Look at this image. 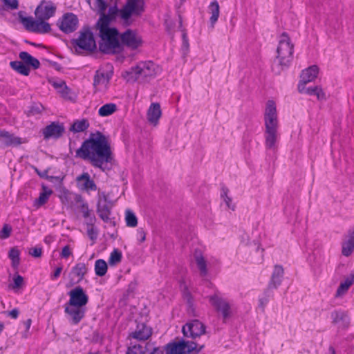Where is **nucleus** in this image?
<instances>
[{
  "label": "nucleus",
  "mask_w": 354,
  "mask_h": 354,
  "mask_svg": "<svg viewBox=\"0 0 354 354\" xmlns=\"http://www.w3.org/2000/svg\"><path fill=\"white\" fill-rule=\"evenodd\" d=\"M76 156L88 160L95 167L104 170V164L111 162L113 153L108 138L101 132L91 133L81 147L76 151Z\"/></svg>",
  "instance_id": "nucleus-1"
},
{
  "label": "nucleus",
  "mask_w": 354,
  "mask_h": 354,
  "mask_svg": "<svg viewBox=\"0 0 354 354\" xmlns=\"http://www.w3.org/2000/svg\"><path fill=\"white\" fill-rule=\"evenodd\" d=\"M56 7L52 2L42 1L35 9V15L37 19L32 17H23L21 12H19L20 21L25 28L32 32L44 34L51 30L50 25L46 21L53 17Z\"/></svg>",
  "instance_id": "nucleus-2"
},
{
  "label": "nucleus",
  "mask_w": 354,
  "mask_h": 354,
  "mask_svg": "<svg viewBox=\"0 0 354 354\" xmlns=\"http://www.w3.org/2000/svg\"><path fill=\"white\" fill-rule=\"evenodd\" d=\"M109 17L103 15L98 19L96 27L99 30L101 41L99 44L100 50L106 54L121 53L120 34L115 28H110Z\"/></svg>",
  "instance_id": "nucleus-3"
},
{
  "label": "nucleus",
  "mask_w": 354,
  "mask_h": 354,
  "mask_svg": "<svg viewBox=\"0 0 354 354\" xmlns=\"http://www.w3.org/2000/svg\"><path fill=\"white\" fill-rule=\"evenodd\" d=\"M265 145L270 149H276L279 121L275 102L268 100L264 112Z\"/></svg>",
  "instance_id": "nucleus-4"
},
{
  "label": "nucleus",
  "mask_w": 354,
  "mask_h": 354,
  "mask_svg": "<svg viewBox=\"0 0 354 354\" xmlns=\"http://www.w3.org/2000/svg\"><path fill=\"white\" fill-rule=\"evenodd\" d=\"M144 0H128L124 6L119 11L115 3L113 6L109 8L108 15L105 14V16L109 17L111 22L119 12L124 24L129 26L132 23L131 16H140L144 11Z\"/></svg>",
  "instance_id": "nucleus-5"
},
{
  "label": "nucleus",
  "mask_w": 354,
  "mask_h": 354,
  "mask_svg": "<svg viewBox=\"0 0 354 354\" xmlns=\"http://www.w3.org/2000/svg\"><path fill=\"white\" fill-rule=\"evenodd\" d=\"M160 68L152 62H140L136 66L132 67L129 71H126L123 77L127 81H136L140 79L147 80L148 77H153L158 73Z\"/></svg>",
  "instance_id": "nucleus-6"
},
{
  "label": "nucleus",
  "mask_w": 354,
  "mask_h": 354,
  "mask_svg": "<svg viewBox=\"0 0 354 354\" xmlns=\"http://www.w3.org/2000/svg\"><path fill=\"white\" fill-rule=\"evenodd\" d=\"M294 45L291 43L290 39L286 32H283L279 40V45L277 49V59L281 69L287 68L292 60Z\"/></svg>",
  "instance_id": "nucleus-7"
},
{
  "label": "nucleus",
  "mask_w": 354,
  "mask_h": 354,
  "mask_svg": "<svg viewBox=\"0 0 354 354\" xmlns=\"http://www.w3.org/2000/svg\"><path fill=\"white\" fill-rule=\"evenodd\" d=\"M72 43L77 53H80L81 50L91 52L96 48L94 36L89 28H83L80 32L79 37L74 39Z\"/></svg>",
  "instance_id": "nucleus-8"
},
{
  "label": "nucleus",
  "mask_w": 354,
  "mask_h": 354,
  "mask_svg": "<svg viewBox=\"0 0 354 354\" xmlns=\"http://www.w3.org/2000/svg\"><path fill=\"white\" fill-rule=\"evenodd\" d=\"M120 42L121 45V52L124 46L131 50H136L142 45V39L135 30L127 29L120 35Z\"/></svg>",
  "instance_id": "nucleus-9"
},
{
  "label": "nucleus",
  "mask_w": 354,
  "mask_h": 354,
  "mask_svg": "<svg viewBox=\"0 0 354 354\" xmlns=\"http://www.w3.org/2000/svg\"><path fill=\"white\" fill-rule=\"evenodd\" d=\"M196 348L194 342L181 340L178 342L169 343L165 347V353L160 351V354H189Z\"/></svg>",
  "instance_id": "nucleus-10"
},
{
  "label": "nucleus",
  "mask_w": 354,
  "mask_h": 354,
  "mask_svg": "<svg viewBox=\"0 0 354 354\" xmlns=\"http://www.w3.org/2000/svg\"><path fill=\"white\" fill-rule=\"evenodd\" d=\"M69 300L66 304L77 307L85 308L88 302V297L81 286H77L68 293Z\"/></svg>",
  "instance_id": "nucleus-11"
},
{
  "label": "nucleus",
  "mask_w": 354,
  "mask_h": 354,
  "mask_svg": "<svg viewBox=\"0 0 354 354\" xmlns=\"http://www.w3.org/2000/svg\"><path fill=\"white\" fill-rule=\"evenodd\" d=\"M182 332L185 337L195 339L205 333V326L203 323L196 319L183 326Z\"/></svg>",
  "instance_id": "nucleus-12"
},
{
  "label": "nucleus",
  "mask_w": 354,
  "mask_h": 354,
  "mask_svg": "<svg viewBox=\"0 0 354 354\" xmlns=\"http://www.w3.org/2000/svg\"><path fill=\"white\" fill-rule=\"evenodd\" d=\"M64 312L73 325L78 324L85 315L86 308L68 305H64Z\"/></svg>",
  "instance_id": "nucleus-13"
},
{
  "label": "nucleus",
  "mask_w": 354,
  "mask_h": 354,
  "mask_svg": "<svg viewBox=\"0 0 354 354\" xmlns=\"http://www.w3.org/2000/svg\"><path fill=\"white\" fill-rule=\"evenodd\" d=\"M211 304L218 312H221L225 319L230 315V306L226 300L221 297L217 293L209 297Z\"/></svg>",
  "instance_id": "nucleus-14"
},
{
  "label": "nucleus",
  "mask_w": 354,
  "mask_h": 354,
  "mask_svg": "<svg viewBox=\"0 0 354 354\" xmlns=\"http://www.w3.org/2000/svg\"><path fill=\"white\" fill-rule=\"evenodd\" d=\"M78 19L76 15L73 13H67L64 15L61 21L58 22L60 30L66 33L75 31L77 28Z\"/></svg>",
  "instance_id": "nucleus-15"
},
{
  "label": "nucleus",
  "mask_w": 354,
  "mask_h": 354,
  "mask_svg": "<svg viewBox=\"0 0 354 354\" xmlns=\"http://www.w3.org/2000/svg\"><path fill=\"white\" fill-rule=\"evenodd\" d=\"M318 72L319 68L316 65H313L302 71L301 80L298 84V91L299 93H303L304 91V86L307 83L313 81L317 77Z\"/></svg>",
  "instance_id": "nucleus-16"
},
{
  "label": "nucleus",
  "mask_w": 354,
  "mask_h": 354,
  "mask_svg": "<svg viewBox=\"0 0 354 354\" xmlns=\"http://www.w3.org/2000/svg\"><path fill=\"white\" fill-rule=\"evenodd\" d=\"M152 344L147 342L145 346L141 344H132L127 348L126 354H160V350L159 347L153 346L151 349Z\"/></svg>",
  "instance_id": "nucleus-17"
},
{
  "label": "nucleus",
  "mask_w": 354,
  "mask_h": 354,
  "mask_svg": "<svg viewBox=\"0 0 354 354\" xmlns=\"http://www.w3.org/2000/svg\"><path fill=\"white\" fill-rule=\"evenodd\" d=\"M25 142V139L16 136L7 131L0 129V143L3 147H17Z\"/></svg>",
  "instance_id": "nucleus-18"
},
{
  "label": "nucleus",
  "mask_w": 354,
  "mask_h": 354,
  "mask_svg": "<svg viewBox=\"0 0 354 354\" xmlns=\"http://www.w3.org/2000/svg\"><path fill=\"white\" fill-rule=\"evenodd\" d=\"M64 130L63 124L53 122L43 129V135L46 140L50 138H59L62 136Z\"/></svg>",
  "instance_id": "nucleus-19"
},
{
  "label": "nucleus",
  "mask_w": 354,
  "mask_h": 354,
  "mask_svg": "<svg viewBox=\"0 0 354 354\" xmlns=\"http://www.w3.org/2000/svg\"><path fill=\"white\" fill-rule=\"evenodd\" d=\"M76 182L77 187L83 191L88 192L90 191L97 190L96 184L94 180L91 178L89 174L87 172H84L77 176Z\"/></svg>",
  "instance_id": "nucleus-20"
},
{
  "label": "nucleus",
  "mask_w": 354,
  "mask_h": 354,
  "mask_svg": "<svg viewBox=\"0 0 354 354\" xmlns=\"http://www.w3.org/2000/svg\"><path fill=\"white\" fill-rule=\"evenodd\" d=\"M283 273V268L281 266L276 265L274 266L268 288L266 290V294L272 289H277L281 285Z\"/></svg>",
  "instance_id": "nucleus-21"
},
{
  "label": "nucleus",
  "mask_w": 354,
  "mask_h": 354,
  "mask_svg": "<svg viewBox=\"0 0 354 354\" xmlns=\"http://www.w3.org/2000/svg\"><path fill=\"white\" fill-rule=\"evenodd\" d=\"M87 272V267L84 263H78L73 268L70 272L71 281L73 283L81 281L84 275Z\"/></svg>",
  "instance_id": "nucleus-22"
},
{
  "label": "nucleus",
  "mask_w": 354,
  "mask_h": 354,
  "mask_svg": "<svg viewBox=\"0 0 354 354\" xmlns=\"http://www.w3.org/2000/svg\"><path fill=\"white\" fill-rule=\"evenodd\" d=\"M162 115L159 103H152L147 111V120L153 126H156Z\"/></svg>",
  "instance_id": "nucleus-23"
},
{
  "label": "nucleus",
  "mask_w": 354,
  "mask_h": 354,
  "mask_svg": "<svg viewBox=\"0 0 354 354\" xmlns=\"http://www.w3.org/2000/svg\"><path fill=\"white\" fill-rule=\"evenodd\" d=\"M151 334L152 333L151 329L142 324L140 326L138 325L137 330L131 333L129 337L140 341H145L151 337Z\"/></svg>",
  "instance_id": "nucleus-24"
},
{
  "label": "nucleus",
  "mask_w": 354,
  "mask_h": 354,
  "mask_svg": "<svg viewBox=\"0 0 354 354\" xmlns=\"http://www.w3.org/2000/svg\"><path fill=\"white\" fill-rule=\"evenodd\" d=\"M111 205L107 202L106 199L104 201H99L97 205V213L102 220L107 223L110 221V215L111 213Z\"/></svg>",
  "instance_id": "nucleus-25"
},
{
  "label": "nucleus",
  "mask_w": 354,
  "mask_h": 354,
  "mask_svg": "<svg viewBox=\"0 0 354 354\" xmlns=\"http://www.w3.org/2000/svg\"><path fill=\"white\" fill-rule=\"evenodd\" d=\"M354 283V270L352 271L348 276H347L343 281H342L338 286L335 292V297H341L345 295L348 290L349 288Z\"/></svg>",
  "instance_id": "nucleus-26"
},
{
  "label": "nucleus",
  "mask_w": 354,
  "mask_h": 354,
  "mask_svg": "<svg viewBox=\"0 0 354 354\" xmlns=\"http://www.w3.org/2000/svg\"><path fill=\"white\" fill-rule=\"evenodd\" d=\"M112 74V71L104 73L100 71H97L94 76L93 86L95 88L101 85L106 87L109 82Z\"/></svg>",
  "instance_id": "nucleus-27"
},
{
  "label": "nucleus",
  "mask_w": 354,
  "mask_h": 354,
  "mask_svg": "<svg viewBox=\"0 0 354 354\" xmlns=\"http://www.w3.org/2000/svg\"><path fill=\"white\" fill-rule=\"evenodd\" d=\"M332 322L334 324H342L344 327L348 325L349 319L346 312L343 310H334L331 313Z\"/></svg>",
  "instance_id": "nucleus-28"
},
{
  "label": "nucleus",
  "mask_w": 354,
  "mask_h": 354,
  "mask_svg": "<svg viewBox=\"0 0 354 354\" xmlns=\"http://www.w3.org/2000/svg\"><path fill=\"white\" fill-rule=\"evenodd\" d=\"M19 57L27 66H32L34 69L39 68V61L26 51L19 53Z\"/></svg>",
  "instance_id": "nucleus-29"
},
{
  "label": "nucleus",
  "mask_w": 354,
  "mask_h": 354,
  "mask_svg": "<svg viewBox=\"0 0 354 354\" xmlns=\"http://www.w3.org/2000/svg\"><path fill=\"white\" fill-rule=\"evenodd\" d=\"M354 250V232H349L348 239L342 243V253L345 257L350 256Z\"/></svg>",
  "instance_id": "nucleus-30"
},
{
  "label": "nucleus",
  "mask_w": 354,
  "mask_h": 354,
  "mask_svg": "<svg viewBox=\"0 0 354 354\" xmlns=\"http://www.w3.org/2000/svg\"><path fill=\"white\" fill-rule=\"evenodd\" d=\"M43 192L39 194V196L35 201L34 206L40 207L44 205L48 200L49 196L52 194L53 191L46 186H42Z\"/></svg>",
  "instance_id": "nucleus-31"
},
{
  "label": "nucleus",
  "mask_w": 354,
  "mask_h": 354,
  "mask_svg": "<svg viewBox=\"0 0 354 354\" xmlns=\"http://www.w3.org/2000/svg\"><path fill=\"white\" fill-rule=\"evenodd\" d=\"M209 12L211 14V17L209 18L210 25L212 28H214L215 24L216 23L218 18L219 17V5L217 1H212L209 6Z\"/></svg>",
  "instance_id": "nucleus-32"
},
{
  "label": "nucleus",
  "mask_w": 354,
  "mask_h": 354,
  "mask_svg": "<svg viewBox=\"0 0 354 354\" xmlns=\"http://www.w3.org/2000/svg\"><path fill=\"white\" fill-rule=\"evenodd\" d=\"M194 258L201 274L205 276L207 274V263L200 250H196Z\"/></svg>",
  "instance_id": "nucleus-33"
},
{
  "label": "nucleus",
  "mask_w": 354,
  "mask_h": 354,
  "mask_svg": "<svg viewBox=\"0 0 354 354\" xmlns=\"http://www.w3.org/2000/svg\"><path fill=\"white\" fill-rule=\"evenodd\" d=\"M11 68L19 73L24 75H28L30 68L25 65L22 61H13L10 63Z\"/></svg>",
  "instance_id": "nucleus-34"
},
{
  "label": "nucleus",
  "mask_w": 354,
  "mask_h": 354,
  "mask_svg": "<svg viewBox=\"0 0 354 354\" xmlns=\"http://www.w3.org/2000/svg\"><path fill=\"white\" fill-rule=\"evenodd\" d=\"M89 127V122L86 119L75 120L70 127V131L77 133L86 130Z\"/></svg>",
  "instance_id": "nucleus-35"
},
{
  "label": "nucleus",
  "mask_w": 354,
  "mask_h": 354,
  "mask_svg": "<svg viewBox=\"0 0 354 354\" xmlns=\"http://www.w3.org/2000/svg\"><path fill=\"white\" fill-rule=\"evenodd\" d=\"M117 110V106L113 103H109L103 105L99 109L98 113L102 117L109 116Z\"/></svg>",
  "instance_id": "nucleus-36"
},
{
  "label": "nucleus",
  "mask_w": 354,
  "mask_h": 354,
  "mask_svg": "<svg viewBox=\"0 0 354 354\" xmlns=\"http://www.w3.org/2000/svg\"><path fill=\"white\" fill-rule=\"evenodd\" d=\"M106 262L103 259H97L95 263V272L97 276L103 277L107 272Z\"/></svg>",
  "instance_id": "nucleus-37"
},
{
  "label": "nucleus",
  "mask_w": 354,
  "mask_h": 354,
  "mask_svg": "<svg viewBox=\"0 0 354 354\" xmlns=\"http://www.w3.org/2000/svg\"><path fill=\"white\" fill-rule=\"evenodd\" d=\"M229 189L227 187H222L221 197L225 203L227 207L232 211L235 209V205L232 203V198L228 195Z\"/></svg>",
  "instance_id": "nucleus-38"
},
{
  "label": "nucleus",
  "mask_w": 354,
  "mask_h": 354,
  "mask_svg": "<svg viewBox=\"0 0 354 354\" xmlns=\"http://www.w3.org/2000/svg\"><path fill=\"white\" fill-rule=\"evenodd\" d=\"M125 220L128 227H134L138 224V219L135 214L130 209H127L125 212Z\"/></svg>",
  "instance_id": "nucleus-39"
},
{
  "label": "nucleus",
  "mask_w": 354,
  "mask_h": 354,
  "mask_svg": "<svg viewBox=\"0 0 354 354\" xmlns=\"http://www.w3.org/2000/svg\"><path fill=\"white\" fill-rule=\"evenodd\" d=\"M122 252L118 249H114L110 254L109 263L111 266L119 263L122 260Z\"/></svg>",
  "instance_id": "nucleus-40"
},
{
  "label": "nucleus",
  "mask_w": 354,
  "mask_h": 354,
  "mask_svg": "<svg viewBox=\"0 0 354 354\" xmlns=\"http://www.w3.org/2000/svg\"><path fill=\"white\" fill-rule=\"evenodd\" d=\"M9 257L12 261V266L17 267L19 264V251L15 248H11L9 252Z\"/></svg>",
  "instance_id": "nucleus-41"
},
{
  "label": "nucleus",
  "mask_w": 354,
  "mask_h": 354,
  "mask_svg": "<svg viewBox=\"0 0 354 354\" xmlns=\"http://www.w3.org/2000/svg\"><path fill=\"white\" fill-rule=\"evenodd\" d=\"M12 232V227L8 224H4L1 230L0 231V239H6L10 236Z\"/></svg>",
  "instance_id": "nucleus-42"
},
{
  "label": "nucleus",
  "mask_w": 354,
  "mask_h": 354,
  "mask_svg": "<svg viewBox=\"0 0 354 354\" xmlns=\"http://www.w3.org/2000/svg\"><path fill=\"white\" fill-rule=\"evenodd\" d=\"M95 6L100 14V17L105 15V11L107 7L106 3L104 0H95Z\"/></svg>",
  "instance_id": "nucleus-43"
},
{
  "label": "nucleus",
  "mask_w": 354,
  "mask_h": 354,
  "mask_svg": "<svg viewBox=\"0 0 354 354\" xmlns=\"http://www.w3.org/2000/svg\"><path fill=\"white\" fill-rule=\"evenodd\" d=\"M183 27V20L180 16H179V28L181 29V31L183 32L182 37H183V46L186 49L189 47V42H188V38L187 36V33L184 29H182Z\"/></svg>",
  "instance_id": "nucleus-44"
},
{
  "label": "nucleus",
  "mask_w": 354,
  "mask_h": 354,
  "mask_svg": "<svg viewBox=\"0 0 354 354\" xmlns=\"http://www.w3.org/2000/svg\"><path fill=\"white\" fill-rule=\"evenodd\" d=\"M13 281L14 283L11 285V288L13 290L21 288L24 283V278L19 274L15 275Z\"/></svg>",
  "instance_id": "nucleus-45"
},
{
  "label": "nucleus",
  "mask_w": 354,
  "mask_h": 354,
  "mask_svg": "<svg viewBox=\"0 0 354 354\" xmlns=\"http://www.w3.org/2000/svg\"><path fill=\"white\" fill-rule=\"evenodd\" d=\"M86 232L87 235L90 238L91 240L95 241L97 238V230L95 227V226H88V227L86 228Z\"/></svg>",
  "instance_id": "nucleus-46"
},
{
  "label": "nucleus",
  "mask_w": 354,
  "mask_h": 354,
  "mask_svg": "<svg viewBox=\"0 0 354 354\" xmlns=\"http://www.w3.org/2000/svg\"><path fill=\"white\" fill-rule=\"evenodd\" d=\"M265 296L263 297L259 298V306L262 309V310H264L266 306L269 301V298L271 297V292L270 290H269V292L266 294V291L264 292Z\"/></svg>",
  "instance_id": "nucleus-47"
},
{
  "label": "nucleus",
  "mask_w": 354,
  "mask_h": 354,
  "mask_svg": "<svg viewBox=\"0 0 354 354\" xmlns=\"http://www.w3.org/2000/svg\"><path fill=\"white\" fill-rule=\"evenodd\" d=\"M59 93L65 99H69V100L72 99L71 96L70 95L71 90L67 87V86L66 84L62 88V89L59 90Z\"/></svg>",
  "instance_id": "nucleus-48"
},
{
  "label": "nucleus",
  "mask_w": 354,
  "mask_h": 354,
  "mask_svg": "<svg viewBox=\"0 0 354 354\" xmlns=\"http://www.w3.org/2000/svg\"><path fill=\"white\" fill-rule=\"evenodd\" d=\"M31 167L35 170V171L37 174V175L45 179H48L49 176L48 175V169H46L43 171H40L35 166L32 165Z\"/></svg>",
  "instance_id": "nucleus-49"
},
{
  "label": "nucleus",
  "mask_w": 354,
  "mask_h": 354,
  "mask_svg": "<svg viewBox=\"0 0 354 354\" xmlns=\"http://www.w3.org/2000/svg\"><path fill=\"white\" fill-rule=\"evenodd\" d=\"M315 95L317 96V100H325V93L322 88L319 86H315Z\"/></svg>",
  "instance_id": "nucleus-50"
},
{
  "label": "nucleus",
  "mask_w": 354,
  "mask_h": 354,
  "mask_svg": "<svg viewBox=\"0 0 354 354\" xmlns=\"http://www.w3.org/2000/svg\"><path fill=\"white\" fill-rule=\"evenodd\" d=\"M81 212H82L84 218H88L90 215H91V211L89 209L86 203L82 205Z\"/></svg>",
  "instance_id": "nucleus-51"
},
{
  "label": "nucleus",
  "mask_w": 354,
  "mask_h": 354,
  "mask_svg": "<svg viewBox=\"0 0 354 354\" xmlns=\"http://www.w3.org/2000/svg\"><path fill=\"white\" fill-rule=\"evenodd\" d=\"M42 249L41 248H34L31 249L29 254L33 257H40L41 256Z\"/></svg>",
  "instance_id": "nucleus-52"
},
{
  "label": "nucleus",
  "mask_w": 354,
  "mask_h": 354,
  "mask_svg": "<svg viewBox=\"0 0 354 354\" xmlns=\"http://www.w3.org/2000/svg\"><path fill=\"white\" fill-rule=\"evenodd\" d=\"M72 254V252L69 245H65L62 250L61 257L63 258H68Z\"/></svg>",
  "instance_id": "nucleus-53"
},
{
  "label": "nucleus",
  "mask_w": 354,
  "mask_h": 354,
  "mask_svg": "<svg viewBox=\"0 0 354 354\" xmlns=\"http://www.w3.org/2000/svg\"><path fill=\"white\" fill-rule=\"evenodd\" d=\"M6 6H8L11 9H17L18 8L17 0H3Z\"/></svg>",
  "instance_id": "nucleus-54"
},
{
  "label": "nucleus",
  "mask_w": 354,
  "mask_h": 354,
  "mask_svg": "<svg viewBox=\"0 0 354 354\" xmlns=\"http://www.w3.org/2000/svg\"><path fill=\"white\" fill-rule=\"evenodd\" d=\"M137 237L139 239L140 243H142L146 239V234L143 229L139 228L137 230Z\"/></svg>",
  "instance_id": "nucleus-55"
},
{
  "label": "nucleus",
  "mask_w": 354,
  "mask_h": 354,
  "mask_svg": "<svg viewBox=\"0 0 354 354\" xmlns=\"http://www.w3.org/2000/svg\"><path fill=\"white\" fill-rule=\"evenodd\" d=\"M8 316L10 317L12 319H17L19 316V311L17 308H14L10 311L6 312Z\"/></svg>",
  "instance_id": "nucleus-56"
},
{
  "label": "nucleus",
  "mask_w": 354,
  "mask_h": 354,
  "mask_svg": "<svg viewBox=\"0 0 354 354\" xmlns=\"http://www.w3.org/2000/svg\"><path fill=\"white\" fill-rule=\"evenodd\" d=\"M52 84L59 91V90L62 89V88L65 86L66 83L63 80H59L53 82Z\"/></svg>",
  "instance_id": "nucleus-57"
},
{
  "label": "nucleus",
  "mask_w": 354,
  "mask_h": 354,
  "mask_svg": "<svg viewBox=\"0 0 354 354\" xmlns=\"http://www.w3.org/2000/svg\"><path fill=\"white\" fill-rule=\"evenodd\" d=\"M86 218L87 219V221L86 222V225L87 227H88V226H90V225H91V226H94V223L96 220L95 216L90 215V216L88 218Z\"/></svg>",
  "instance_id": "nucleus-58"
},
{
  "label": "nucleus",
  "mask_w": 354,
  "mask_h": 354,
  "mask_svg": "<svg viewBox=\"0 0 354 354\" xmlns=\"http://www.w3.org/2000/svg\"><path fill=\"white\" fill-rule=\"evenodd\" d=\"M62 266H59V267H57L54 273L53 274V275L51 276V279H57V277H59L61 272H62Z\"/></svg>",
  "instance_id": "nucleus-59"
},
{
  "label": "nucleus",
  "mask_w": 354,
  "mask_h": 354,
  "mask_svg": "<svg viewBox=\"0 0 354 354\" xmlns=\"http://www.w3.org/2000/svg\"><path fill=\"white\" fill-rule=\"evenodd\" d=\"M315 87H309V88H306L304 86V91L303 93H305L310 95H313L315 94Z\"/></svg>",
  "instance_id": "nucleus-60"
},
{
  "label": "nucleus",
  "mask_w": 354,
  "mask_h": 354,
  "mask_svg": "<svg viewBox=\"0 0 354 354\" xmlns=\"http://www.w3.org/2000/svg\"><path fill=\"white\" fill-rule=\"evenodd\" d=\"M70 195H71V194L68 192H65L64 194V195L60 197L63 203L68 202V198L70 197Z\"/></svg>",
  "instance_id": "nucleus-61"
},
{
  "label": "nucleus",
  "mask_w": 354,
  "mask_h": 354,
  "mask_svg": "<svg viewBox=\"0 0 354 354\" xmlns=\"http://www.w3.org/2000/svg\"><path fill=\"white\" fill-rule=\"evenodd\" d=\"M40 111H40L39 107H32L31 109L30 110V113H32L33 115L39 113Z\"/></svg>",
  "instance_id": "nucleus-62"
},
{
  "label": "nucleus",
  "mask_w": 354,
  "mask_h": 354,
  "mask_svg": "<svg viewBox=\"0 0 354 354\" xmlns=\"http://www.w3.org/2000/svg\"><path fill=\"white\" fill-rule=\"evenodd\" d=\"M32 320L30 319H27L24 322V325L26 326V330H28L31 326Z\"/></svg>",
  "instance_id": "nucleus-63"
},
{
  "label": "nucleus",
  "mask_w": 354,
  "mask_h": 354,
  "mask_svg": "<svg viewBox=\"0 0 354 354\" xmlns=\"http://www.w3.org/2000/svg\"><path fill=\"white\" fill-rule=\"evenodd\" d=\"M328 354H335V350L333 346L328 348Z\"/></svg>",
  "instance_id": "nucleus-64"
}]
</instances>
